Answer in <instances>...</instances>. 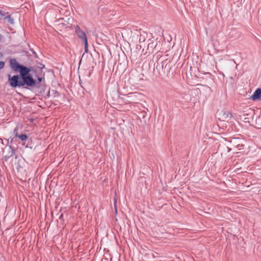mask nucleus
<instances>
[{"instance_id":"nucleus-1","label":"nucleus","mask_w":261,"mask_h":261,"mask_svg":"<svg viewBox=\"0 0 261 261\" xmlns=\"http://www.w3.org/2000/svg\"><path fill=\"white\" fill-rule=\"evenodd\" d=\"M31 68L30 67L22 65L18 70L19 75H15L11 76L10 74L8 75V80L10 86L13 88L33 87L36 84V81L33 78L30 72Z\"/></svg>"},{"instance_id":"nucleus-2","label":"nucleus","mask_w":261,"mask_h":261,"mask_svg":"<svg viewBox=\"0 0 261 261\" xmlns=\"http://www.w3.org/2000/svg\"><path fill=\"white\" fill-rule=\"evenodd\" d=\"M229 143V146L237 149L238 150L244 149V140L239 138H233L228 141Z\"/></svg>"},{"instance_id":"nucleus-3","label":"nucleus","mask_w":261,"mask_h":261,"mask_svg":"<svg viewBox=\"0 0 261 261\" xmlns=\"http://www.w3.org/2000/svg\"><path fill=\"white\" fill-rule=\"evenodd\" d=\"M75 32L78 37L82 40L83 42L88 41L86 33L82 30L80 27L77 25H76L75 28Z\"/></svg>"},{"instance_id":"nucleus-4","label":"nucleus","mask_w":261,"mask_h":261,"mask_svg":"<svg viewBox=\"0 0 261 261\" xmlns=\"http://www.w3.org/2000/svg\"><path fill=\"white\" fill-rule=\"evenodd\" d=\"M10 64L11 68L15 71L17 72L22 66L15 59L10 60Z\"/></svg>"},{"instance_id":"nucleus-5","label":"nucleus","mask_w":261,"mask_h":261,"mask_svg":"<svg viewBox=\"0 0 261 261\" xmlns=\"http://www.w3.org/2000/svg\"><path fill=\"white\" fill-rule=\"evenodd\" d=\"M250 98L253 100H261V88L256 89L253 94L251 95Z\"/></svg>"},{"instance_id":"nucleus-6","label":"nucleus","mask_w":261,"mask_h":261,"mask_svg":"<svg viewBox=\"0 0 261 261\" xmlns=\"http://www.w3.org/2000/svg\"><path fill=\"white\" fill-rule=\"evenodd\" d=\"M180 98H183L184 97L182 96V95L181 94H180L179 93H174L172 96V97H171V100L172 101V102H174V101H178L179 102H180Z\"/></svg>"},{"instance_id":"nucleus-7","label":"nucleus","mask_w":261,"mask_h":261,"mask_svg":"<svg viewBox=\"0 0 261 261\" xmlns=\"http://www.w3.org/2000/svg\"><path fill=\"white\" fill-rule=\"evenodd\" d=\"M231 114L228 112H224L223 115V118L224 119V120L228 121L231 117Z\"/></svg>"},{"instance_id":"nucleus-8","label":"nucleus","mask_w":261,"mask_h":261,"mask_svg":"<svg viewBox=\"0 0 261 261\" xmlns=\"http://www.w3.org/2000/svg\"><path fill=\"white\" fill-rule=\"evenodd\" d=\"M156 46V44H155L152 41L148 44L147 49L153 51V48H155Z\"/></svg>"},{"instance_id":"nucleus-9","label":"nucleus","mask_w":261,"mask_h":261,"mask_svg":"<svg viewBox=\"0 0 261 261\" xmlns=\"http://www.w3.org/2000/svg\"><path fill=\"white\" fill-rule=\"evenodd\" d=\"M17 138L22 141H25L28 139V136L26 134L18 135Z\"/></svg>"},{"instance_id":"nucleus-10","label":"nucleus","mask_w":261,"mask_h":261,"mask_svg":"<svg viewBox=\"0 0 261 261\" xmlns=\"http://www.w3.org/2000/svg\"><path fill=\"white\" fill-rule=\"evenodd\" d=\"M5 20H7V22L11 24H14V19L10 15L8 14Z\"/></svg>"},{"instance_id":"nucleus-11","label":"nucleus","mask_w":261,"mask_h":261,"mask_svg":"<svg viewBox=\"0 0 261 261\" xmlns=\"http://www.w3.org/2000/svg\"><path fill=\"white\" fill-rule=\"evenodd\" d=\"M18 128L17 127H15L13 130V135L14 137L11 138V142L14 139L17 138V137L18 136Z\"/></svg>"},{"instance_id":"nucleus-12","label":"nucleus","mask_w":261,"mask_h":261,"mask_svg":"<svg viewBox=\"0 0 261 261\" xmlns=\"http://www.w3.org/2000/svg\"><path fill=\"white\" fill-rule=\"evenodd\" d=\"M169 61H168L167 60H165L161 62V68L163 69L164 68H166L168 64L169 63Z\"/></svg>"},{"instance_id":"nucleus-13","label":"nucleus","mask_w":261,"mask_h":261,"mask_svg":"<svg viewBox=\"0 0 261 261\" xmlns=\"http://www.w3.org/2000/svg\"><path fill=\"white\" fill-rule=\"evenodd\" d=\"M8 14L9 13L8 12H3L0 11V19H5Z\"/></svg>"},{"instance_id":"nucleus-14","label":"nucleus","mask_w":261,"mask_h":261,"mask_svg":"<svg viewBox=\"0 0 261 261\" xmlns=\"http://www.w3.org/2000/svg\"><path fill=\"white\" fill-rule=\"evenodd\" d=\"M9 148L11 149V151L9 152V157H10V156H12L13 155H14L15 154V148H13L12 146H9Z\"/></svg>"},{"instance_id":"nucleus-15","label":"nucleus","mask_w":261,"mask_h":261,"mask_svg":"<svg viewBox=\"0 0 261 261\" xmlns=\"http://www.w3.org/2000/svg\"><path fill=\"white\" fill-rule=\"evenodd\" d=\"M85 45V52L87 53L88 52V41L84 42Z\"/></svg>"},{"instance_id":"nucleus-16","label":"nucleus","mask_w":261,"mask_h":261,"mask_svg":"<svg viewBox=\"0 0 261 261\" xmlns=\"http://www.w3.org/2000/svg\"><path fill=\"white\" fill-rule=\"evenodd\" d=\"M5 66V62L3 61H0V69H3Z\"/></svg>"},{"instance_id":"nucleus-17","label":"nucleus","mask_w":261,"mask_h":261,"mask_svg":"<svg viewBox=\"0 0 261 261\" xmlns=\"http://www.w3.org/2000/svg\"><path fill=\"white\" fill-rule=\"evenodd\" d=\"M134 93H129V94H128V97H131V96H132V95H134Z\"/></svg>"},{"instance_id":"nucleus-18","label":"nucleus","mask_w":261,"mask_h":261,"mask_svg":"<svg viewBox=\"0 0 261 261\" xmlns=\"http://www.w3.org/2000/svg\"><path fill=\"white\" fill-rule=\"evenodd\" d=\"M227 148L228 149V152H230V150H231V148L230 147H229V146H227Z\"/></svg>"},{"instance_id":"nucleus-19","label":"nucleus","mask_w":261,"mask_h":261,"mask_svg":"<svg viewBox=\"0 0 261 261\" xmlns=\"http://www.w3.org/2000/svg\"><path fill=\"white\" fill-rule=\"evenodd\" d=\"M42 77H38V80L39 82H41L42 81Z\"/></svg>"},{"instance_id":"nucleus-20","label":"nucleus","mask_w":261,"mask_h":261,"mask_svg":"<svg viewBox=\"0 0 261 261\" xmlns=\"http://www.w3.org/2000/svg\"><path fill=\"white\" fill-rule=\"evenodd\" d=\"M3 144H4V143H3L2 139H0V145H3Z\"/></svg>"},{"instance_id":"nucleus-21","label":"nucleus","mask_w":261,"mask_h":261,"mask_svg":"<svg viewBox=\"0 0 261 261\" xmlns=\"http://www.w3.org/2000/svg\"><path fill=\"white\" fill-rule=\"evenodd\" d=\"M207 88H208L210 90H211V89L210 88V87H207Z\"/></svg>"}]
</instances>
